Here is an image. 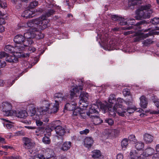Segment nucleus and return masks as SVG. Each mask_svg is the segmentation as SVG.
<instances>
[{
	"label": "nucleus",
	"mask_w": 159,
	"mask_h": 159,
	"mask_svg": "<svg viewBox=\"0 0 159 159\" xmlns=\"http://www.w3.org/2000/svg\"><path fill=\"white\" fill-rule=\"evenodd\" d=\"M45 18L43 17H39L35 19L29 21L26 24H20L18 25L19 29H23L25 30H30L36 31L38 30L37 29L33 27L35 24L37 25L39 29L41 30H43L48 27V20L45 21Z\"/></svg>",
	"instance_id": "1"
},
{
	"label": "nucleus",
	"mask_w": 159,
	"mask_h": 159,
	"mask_svg": "<svg viewBox=\"0 0 159 159\" xmlns=\"http://www.w3.org/2000/svg\"><path fill=\"white\" fill-rule=\"evenodd\" d=\"M153 11L151 5L149 4L139 7L136 11V20L148 19L150 17Z\"/></svg>",
	"instance_id": "2"
},
{
	"label": "nucleus",
	"mask_w": 159,
	"mask_h": 159,
	"mask_svg": "<svg viewBox=\"0 0 159 159\" xmlns=\"http://www.w3.org/2000/svg\"><path fill=\"white\" fill-rule=\"evenodd\" d=\"M14 41L16 44V45H19V48L20 51L24 49V46H28L29 45L32 44L34 43L32 39H30L28 40H25V37L21 34H18L14 38Z\"/></svg>",
	"instance_id": "3"
},
{
	"label": "nucleus",
	"mask_w": 159,
	"mask_h": 159,
	"mask_svg": "<svg viewBox=\"0 0 159 159\" xmlns=\"http://www.w3.org/2000/svg\"><path fill=\"white\" fill-rule=\"evenodd\" d=\"M61 123L59 120L53 121L51 124L52 127L54 128L56 134V136L61 142L64 140L63 136L66 133V129L65 128L59 125Z\"/></svg>",
	"instance_id": "4"
},
{
	"label": "nucleus",
	"mask_w": 159,
	"mask_h": 159,
	"mask_svg": "<svg viewBox=\"0 0 159 159\" xmlns=\"http://www.w3.org/2000/svg\"><path fill=\"white\" fill-rule=\"evenodd\" d=\"M12 108L11 104L7 102H3L0 106L1 110L5 113L4 115L7 116L13 115V112L11 110Z\"/></svg>",
	"instance_id": "5"
},
{
	"label": "nucleus",
	"mask_w": 159,
	"mask_h": 159,
	"mask_svg": "<svg viewBox=\"0 0 159 159\" xmlns=\"http://www.w3.org/2000/svg\"><path fill=\"white\" fill-rule=\"evenodd\" d=\"M42 106L37 108L38 112L40 114V116L44 115L47 112L49 113V103L46 101L42 102Z\"/></svg>",
	"instance_id": "6"
},
{
	"label": "nucleus",
	"mask_w": 159,
	"mask_h": 159,
	"mask_svg": "<svg viewBox=\"0 0 159 159\" xmlns=\"http://www.w3.org/2000/svg\"><path fill=\"white\" fill-rule=\"evenodd\" d=\"M152 35L151 33H148L146 34H144L140 31L136 32L134 33V36L135 37L134 39V42L139 41L140 40L148 37L149 35Z\"/></svg>",
	"instance_id": "7"
},
{
	"label": "nucleus",
	"mask_w": 159,
	"mask_h": 159,
	"mask_svg": "<svg viewBox=\"0 0 159 159\" xmlns=\"http://www.w3.org/2000/svg\"><path fill=\"white\" fill-rule=\"evenodd\" d=\"M79 82H80L81 83V84H79V86L77 85H75V86H73L72 87V88L70 90V95L73 97L74 96L76 93L78 92L80 90H83V87L82 86L83 85L84 81L83 79H80L78 81Z\"/></svg>",
	"instance_id": "8"
},
{
	"label": "nucleus",
	"mask_w": 159,
	"mask_h": 159,
	"mask_svg": "<svg viewBox=\"0 0 159 159\" xmlns=\"http://www.w3.org/2000/svg\"><path fill=\"white\" fill-rule=\"evenodd\" d=\"M43 155L45 157V159H55L56 156L53 150L50 148H47L43 151Z\"/></svg>",
	"instance_id": "9"
},
{
	"label": "nucleus",
	"mask_w": 159,
	"mask_h": 159,
	"mask_svg": "<svg viewBox=\"0 0 159 159\" xmlns=\"http://www.w3.org/2000/svg\"><path fill=\"white\" fill-rule=\"evenodd\" d=\"M19 45H15L14 47L10 45H8L5 46L4 50L5 51L10 53H20L21 51L20 50V48H19Z\"/></svg>",
	"instance_id": "10"
},
{
	"label": "nucleus",
	"mask_w": 159,
	"mask_h": 159,
	"mask_svg": "<svg viewBox=\"0 0 159 159\" xmlns=\"http://www.w3.org/2000/svg\"><path fill=\"white\" fill-rule=\"evenodd\" d=\"M23 146L26 149H32L34 147L35 144L32 142L30 139L24 138L23 139Z\"/></svg>",
	"instance_id": "11"
},
{
	"label": "nucleus",
	"mask_w": 159,
	"mask_h": 159,
	"mask_svg": "<svg viewBox=\"0 0 159 159\" xmlns=\"http://www.w3.org/2000/svg\"><path fill=\"white\" fill-rule=\"evenodd\" d=\"M110 106L107 105V107H102V105L101 108H103L104 110H106V108H108V112L109 113V115L111 116L115 117L116 115V107L118 106L117 104L115 105L113 108L111 107L112 106V105L110 104Z\"/></svg>",
	"instance_id": "12"
},
{
	"label": "nucleus",
	"mask_w": 159,
	"mask_h": 159,
	"mask_svg": "<svg viewBox=\"0 0 159 159\" xmlns=\"http://www.w3.org/2000/svg\"><path fill=\"white\" fill-rule=\"evenodd\" d=\"M107 41H109L108 43H107L106 41L104 44L105 49L109 51L115 49L116 45L115 42L111 39L107 40Z\"/></svg>",
	"instance_id": "13"
},
{
	"label": "nucleus",
	"mask_w": 159,
	"mask_h": 159,
	"mask_svg": "<svg viewBox=\"0 0 159 159\" xmlns=\"http://www.w3.org/2000/svg\"><path fill=\"white\" fill-rule=\"evenodd\" d=\"M59 104L57 103H49V113H53L57 112L59 110Z\"/></svg>",
	"instance_id": "14"
},
{
	"label": "nucleus",
	"mask_w": 159,
	"mask_h": 159,
	"mask_svg": "<svg viewBox=\"0 0 159 159\" xmlns=\"http://www.w3.org/2000/svg\"><path fill=\"white\" fill-rule=\"evenodd\" d=\"M143 138L145 143L146 144H148L152 143L154 137L149 134L146 133L143 134Z\"/></svg>",
	"instance_id": "15"
},
{
	"label": "nucleus",
	"mask_w": 159,
	"mask_h": 159,
	"mask_svg": "<svg viewBox=\"0 0 159 159\" xmlns=\"http://www.w3.org/2000/svg\"><path fill=\"white\" fill-rule=\"evenodd\" d=\"M71 142L66 141L63 143L60 148V150L64 152H66L69 150L71 147Z\"/></svg>",
	"instance_id": "16"
},
{
	"label": "nucleus",
	"mask_w": 159,
	"mask_h": 159,
	"mask_svg": "<svg viewBox=\"0 0 159 159\" xmlns=\"http://www.w3.org/2000/svg\"><path fill=\"white\" fill-rule=\"evenodd\" d=\"M155 152V150L151 147L146 148L142 153L143 157H148L151 156Z\"/></svg>",
	"instance_id": "17"
},
{
	"label": "nucleus",
	"mask_w": 159,
	"mask_h": 159,
	"mask_svg": "<svg viewBox=\"0 0 159 159\" xmlns=\"http://www.w3.org/2000/svg\"><path fill=\"white\" fill-rule=\"evenodd\" d=\"M116 113L120 116H125V113L127 111L126 109L122 107L121 105H118L116 107Z\"/></svg>",
	"instance_id": "18"
},
{
	"label": "nucleus",
	"mask_w": 159,
	"mask_h": 159,
	"mask_svg": "<svg viewBox=\"0 0 159 159\" xmlns=\"http://www.w3.org/2000/svg\"><path fill=\"white\" fill-rule=\"evenodd\" d=\"M64 95L62 93H56L54 95V99L56 103L58 104L63 99Z\"/></svg>",
	"instance_id": "19"
},
{
	"label": "nucleus",
	"mask_w": 159,
	"mask_h": 159,
	"mask_svg": "<svg viewBox=\"0 0 159 159\" xmlns=\"http://www.w3.org/2000/svg\"><path fill=\"white\" fill-rule=\"evenodd\" d=\"M29 31H28L26 33H25L24 34V37L25 39V40H28L30 39H31V38H34L35 37V31L29 30Z\"/></svg>",
	"instance_id": "20"
},
{
	"label": "nucleus",
	"mask_w": 159,
	"mask_h": 159,
	"mask_svg": "<svg viewBox=\"0 0 159 159\" xmlns=\"http://www.w3.org/2000/svg\"><path fill=\"white\" fill-rule=\"evenodd\" d=\"M111 18L113 20L120 21V25H125L126 24V23L125 21V19L121 17L118 16L116 15H113L112 16Z\"/></svg>",
	"instance_id": "21"
},
{
	"label": "nucleus",
	"mask_w": 159,
	"mask_h": 159,
	"mask_svg": "<svg viewBox=\"0 0 159 159\" xmlns=\"http://www.w3.org/2000/svg\"><path fill=\"white\" fill-rule=\"evenodd\" d=\"M84 145L88 148H90L93 143V141L91 137L86 138L84 140Z\"/></svg>",
	"instance_id": "22"
},
{
	"label": "nucleus",
	"mask_w": 159,
	"mask_h": 159,
	"mask_svg": "<svg viewBox=\"0 0 159 159\" xmlns=\"http://www.w3.org/2000/svg\"><path fill=\"white\" fill-rule=\"evenodd\" d=\"M15 114L16 116L20 118H25L27 116V113L25 111H15Z\"/></svg>",
	"instance_id": "23"
},
{
	"label": "nucleus",
	"mask_w": 159,
	"mask_h": 159,
	"mask_svg": "<svg viewBox=\"0 0 159 159\" xmlns=\"http://www.w3.org/2000/svg\"><path fill=\"white\" fill-rule=\"evenodd\" d=\"M34 12L29 10L25 11L22 14V16L26 18L32 17L34 16Z\"/></svg>",
	"instance_id": "24"
},
{
	"label": "nucleus",
	"mask_w": 159,
	"mask_h": 159,
	"mask_svg": "<svg viewBox=\"0 0 159 159\" xmlns=\"http://www.w3.org/2000/svg\"><path fill=\"white\" fill-rule=\"evenodd\" d=\"M55 11L53 9H50L49 10L48 12H47L44 15H43L41 16L40 17V18H42V17H44L45 18V21H47V20H48V27L49 25V20L48 19H47V18L50 16L52 15H53L54 14Z\"/></svg>",
	"instance_id": "25"
},
{
	"label": "nucleus",
	"mask_w": 159,
	"mask_h": 159,
	"mask_svg": "<svg viewBox=\"0 0 159 159\" xmlns=\"http://www.w3.org/2000/svg\"><path fill=\"white\" fill-rule=\"evenodd\" d=\"M6 61L10 63L16 62L18 61V58L13 54L10 55H7L6 58Z\"/></svg>",
	"instance_id": "26"
},
{
	"label": "nucleus",
	"mask_w": 159,
	"mask_h": 159,
	"mask_svg": "<svg viewBox=\"0 0 159 159\" xmlns=\"http://www.w3.org/2000/svg\"><path fill=\"white\" fill-rule=\"evenodd\" d=\"M106 133L108 135L116 136L120 133V131L118 129H108L106 130Z\"/></svg>",
	"instance_id": "27"
},
{
	"label": "nucleus",
	"mask_w": 159,
	"mask_h": 159,
	"mask_svg": "<svg viewBox=\"0 0 159 159\" xmlns=\"http://www.w3.org/2000/svg\"><path fill=\"white\" fill-rule=\"evenodd\" d=\"M140 100L141 107L143 108H146L148 105V102L146 97L143 96H142L140 97Z\"/></svg>",
	"instance_id": "28"
},
{
	"label": "nucleus",
	"mask_w": 159,
	"mask_h": 159,
	"mask_svg": "<svg viewBox=\"0 0 159 159\" xmlns=\"http://www.w3.org/2000/svg\"><path fill=\"white\" fill-rule=\"evenodd\" d=\"M89 112H88L86 109H82L80 111L79 117H80L83 119H86L89 117Z\"/></svg>",
	"instance_id": "29"
},
{
	"label": "nucleus",
	"mask_w": 159,
	"mask_h": 159,
	"mask_svg": "<svg viewBox=\"0 0 159 159\" xmlns=\"http://www.w3.org/2000/svg\"><path fill=\"white\" fill-rule=\"evenodd\" d=\"M76 104L75 103H67L65 106V108L69 111H73L75 109Z\"/></svg>",
	"instance_id": "30"
},
{
	"label": "nucleus",
	"mask_w": 159,
	"mask_h": 159,
	"mask_svg": "<svg viewBox=\"0 0 159 159\" xmlns=\"http://www.w3.org/2000/svg\"><path fill=\"white\" fill-rule=\"evenodd\" d=\"M79 108L81 109H86L88 106V102L85 101L84 100H80L79 102Z\"/></svg>",
	"instance_id": "31"
},
{
	"label": "nucleus",
	"mask_w": 159,
	"mask_h": 159,
	"mask_svg": "<svg viewBox=\"0 0 159 159\" xmlns=\"http://www.w3.org/2000/svg\"><path fill=\"white\" fill-rule=\"evenodd\" d=\"M101 155L100 151L98 150H94L92 152V157L94 159L99 158Z\"/></svg>",
	"instance_id": "32"
},
{
	"label": "nucleus",
	"mask_w": 159,
	"mask_h": 159,
	"mask_svg": "<svg viewBox=\"0 0 159 159\" xmlns=\"http://www.w3.org/2000/svg\"><path fill=\"white\" fill-rule=\"evenodd\" d=\"M45 132L44 129L42 127L38 128L35 131V134L37 136H42Z\"/></svg>",
	"instance_id": "33"
},
{
	"label": "nucleus",
	"mask_w": 159,
	"mask_h": 159,
	"mask_svg": "<svg viewBox=\"0 0 159 159\" xmlns=\"http://www.w3.org/2000/svg\"><path fill=\"white\" fill-rule=\"evenodd\" d=\"M91 120L93 122L94 124L97 125H99L103 122L102 120L98 116L94 118Z\"/></svg>",
	"instance_id": "34"
},
{
	"label": "nucleus",
	"mask_w": 159,
	"mask_h": 159,
	"mask_svg": "<svg viewBox=\"0 0 159 159\" xmlns=\"http://www.w3.org/2000/svg\"><path fill=\"white\" fill-rule=\"evenodd\" d=\"M135 147L140 152V150H143L144 147V144L143 143L138 142L135 143Z\"/></svg>",
	"instance_id": "35"
},
{
	"label": "nucleus",
	"mask_w": 159,
	"mask_h": 159,
	"mask_svg": "<svg viewBox=\"0 0 159 159\" xmlns=\"http://www.w3.org/2000/svg\"><path fill=\"white\" fill-rule=\"evenodd\" d=\"M88 94L87 93L82 92L80 94V100H84L87 101L88 99Z\"/></svg>",
	"instance_id": "36"
},
{
	"label": "nucleus",
	"mask_w": 159,
	"mask_h": 159,
	"mask_svg": "<svg viewBox=\"0 0 159 159\" xmlns=\"http://www.w3.org/2000/svg\"><path fill=\"white\" fill-rule=\"evenodd\" d=\"M128 145V140L127 139H124L121 142V146L122 149L125 150Z\"/></svg>",
	"instance_id": "37"
},
{
	"label": "nucleus",
	"mask_w": 159,
	"mask_h": 159,
	"mask_svg": "<svg viewBox=\"0 0 159 159\" xmlns=\"http://www.w3.org/2000/svg\"><path fill=\"white\" fill-rule=\"evenodd\" d=\"M133 102V99L131 96H128L127 100L125 102L127 105H131Z\"/></svg>",
	"instance_id": "38"
},
{
	"label": "nucleus",
	"mask_w": 159,
	"mask_h": 159,
	"mask_svg": "<svg viewBox=\"0 0 159 159\" xmlns=\"http://www.w3.org/2000/svg\"><path fill=\"white\" fill-rule=\"evenodd\" d=\"M98 107V106L95 105H92L89 108V113H92V112H97L98 113V112L96 110V109Z\"/></svg>",
	"instance_id": "39"
},
{
	"label": "nucleus",
	"mask_w": 159,
	"mask_h": 159,
	"mask_svg": "<svg viewBox=\"0 0 159 159\" xmlns=\"http://www.w3.org/2000/svg\"><path fill=\"white\" fill-rule=\"evenodd\" d=\"M37 31H36L35 33V37L36 39H40L43 38L44 37V35L43 34L41 33L37 32Z\"/></svg>",
	"instance_id": "40"
},
{
	"label": "nucleus",
	"mask_w": 159,
	"mask_h": 159,
	"mask_svg": "<svg viewBox=\"0 0 159 159\" xmlns=\"http://www.w3.org/2000/svg\"><path fill=\"white\" fill-rule=\"evenodd\" d=\"M41 116H37V117H36L35 120H36V123L37 126H39L42 125L43 124V122L40 120H39V119H41Z\"/></svg>",
	"instance_id": "41"
},
{
	"label": "nucleus",
	"mask_w": 159,
	"mask_h": 159,
	"mask_svg": "<svg viewBox=\"0 0 159 159\" xmlns=\"http://www.w3.org/2000/svg\"><path fill=\"white\" fill-rule=\"evenodd\" d=\"M29 159H45V157L43 155L38 154L31 157Z\"/></svg>",
	"instance_id": "42"
},
{
	"label": "nucleus",
	"mask_w": 159,
	"mask_h": 159,
	"mask_svg": "<svg viewBox=\"0 0 159 159\" xmlns=\"http://www.w3.org/2000/svg\"><path fill=\"white\" fill-rule=\"evenodd\" d=\"M153 41L150 39H147L143 41V44L146 46H148L152 44Z\"/></svg>",
	"instance_id": "43"
},
{
	"label": "nucleus",
	"mask_w": 159,
	"mask_h": 159,
	"mask_svg": "<svg viewBox=\"0 0 159 159\" xmlns=\"http://www.w3.org/2000/svg\"><path fill=\"white\" fill-rule=\"evenodd\" d=\"M81 110L80 108L79 107L75 109L73 111V115L75 116H79L80 113V111Z\"/></svg>",
	"instance_id": "44"
},
{
	"label": "nucleus",
	"mask_w": 159,
	"mask_h": 159,
	"mask_svg": "<svg viewBox=\"0 0 159 159\" xmlns=\"http://www.w3.org/2000/svg\"><path fill=\"white\" fill-rule=\"evenodd\" d=\"M43 142L45 144H49L51 143V140L47 136H44L42 139Z\"/></svg>",
	"instance_id": "45"
},
{
	"label": "nucleus",
	"mask_w": 159,
	"mask_h": 159,
	"mask_svg": "<svg viewBox=\"0 0 159 159\" xmlns=\"http://www.w3.org/2000/svg\"><path fill=\"white\" fill-rule=\"evenodd\" d=\"M150 22L154 25L158 24L159 23V18L154 17L152 19Z\"/></svg>",
	"instance_id": "46"
},
{
	"label": "nucleus",
	"mask_w": 159,
	"mask_h": 159,
	"mask_svg": "<svg viewBox=\"0 0 159 159\" xmlns=\"http://www.w3.org/2000/svg\"><path fill=\"white\" fill-rule=\"evenodd\" d=\"M115 95L113 94L111 95L109 98L108 101L110 103V104H111L113 103V101H115L116 98L114 97Z\"/></svg>",
	"instance_id": "47"
},
{
	"label": "nucleus",
	"mask_w": 159,
	"mask_h": 159,
	"mask_svg": "<svg viewBox=\"0 0 159 159\" xmlns=\"http://www.w3.org/2000/svg\"><path fill=\"white\" fill-rule=\"evenodd\" d=\"M31 112V114L30 116H33V118L34 119H35L36 117H37V116H38L37 115L38 113H37V114H35L36 112L35 109L34 108L33 109Z\"/></svg>",
	"instance_id": "48"
},
{
	"label": "nucleus",
	"mask_w": 159,
	"mask_h": 159,
	"mask_svg": "<svg viewBox=\"0 0 159 159\" xmlns=\"http://www.w3.org/2000/svg\"><path fill=\"white\" fill-rule=\"evenodd\" d=\"M128 139L130 141H133L134 142H135L137 141L134 135H130L128 137Z\"/></svg>",
	"instance_id": "49"
},
{
	"label": "nucleus",
	"mask_w": 159,
	"mask_h": 159,
	"mask_svg": "<svg viewBox=\"0 0 159 159\" xmlns=\"http://www.w3.org/2000/svg\"><path fill=\"white\" fill-rule=\"evenodd\" d=\"M31 44H30L28 46H27V47H28V51L30 53H32L34 52L36 50V48L34 47L30 46L29 45H31Z\"/></svg>",
	"instance_id": "50"
},
{
	"label": "nucleus",
	"mask_w": 159,
	"mask_h": 159,
	"mask_svg": "<svg viewBox=\"0 0 159 159\" xmlns=\"http://www.w3.org/2000/svg\"><path fill=\"white\" fill-rule=\"evenodd\" d=\"M38 4V2L37 1H34L30 3V7L31 8H34L37 6Z\"/></svg>",
	"instance_id": "51"
},
{
	"label": "nucleus",
	"mask_w": 159,
	"mask_h": 159,
	"mask_svg": "<svg viewBox=\"0 0 159 159\" xmlns=\"http://www.w3.org/2000/svg\"><path fill=\"white\" fill-rule=\"evenodd\" d=\"M125 21L126 23V24L125 25L128 24L129 25H132L134 23L135 20L134 19H130L129 20H128V22Z\"/></svg>",
	"instance_id": "52"
},
{
	"label": "nucleus",
	"mask_w": 159,
	"mask_h": 159,
	"mask_svg": "<svg viewBox=\"0 0 159 159\" xmlns=\"http://www.w3.org/2000/svg\"><path fill=\"white\" fill-rule=\"evenodd\" d=\"M105 122L107 123L109 125H111L114 124L113 120L111 119H107L105 120Z\"/></svg>",
	"instance_id": "53"
},
{
	"label": "nucleus",
	"mask_w": 159,
	"mask_h": 159,
	"mask_svg": "<svg viewBox=\"0 0 159 159\" xmlns=\"http://www.w3.org/2000/svg\"><path fill=\"white\" fill-rule=\"evenodd\" d=\"M124 100L121 98H118L117 99L116 102V104L115 105L117 104V105H121L120 104L122 103Z\"/></svg>",
	"instance_id": "54"
},
{
	"label": "nucleus",
	"mask_w": 159,
	"mask_h": 159,
	"mask_svg": "<svg viewBox=\"0 0 159 159\" xmlns=\"http://www.w3.org/2000/svg\"><path fill=\"white\" fill-rule=\"evenodd\" d=\"M123 93L125 96H129L130 91L128 89H125L124 90Z\"/></svg>",
	"instance_id": "55"
},
{
	"label": "nucleus",
	"mask_w": 159,
	"mask_h": 159,
	"mask_svg": "<svg viewBox=\"0 0 159 159\" xmlns=\"http://www.w3.org/2000/svg\"><path fill=\"white\" fill-rule=\"evenodd\" d=\"M97 113V112H92V113H89V117L91 119V120L93 119L94 118L98 116L97 115H96L95 114V113Z\"/></svg>",
	"instance_id": "56"
},
{
	"label": "nucleus",
	"mask_w": 159,
	"mask_h": 159,
	"mask_svg": "<svg viewBox=\"0 0 159 159\" xmlns=\"http://www.w3.org/2000/svg\"><path fill=\"white\" fill-rule=\"evenodd\" d=\"M97 113V112H92V113H89V117L91 119V120L93 119L94 118L98 116L97 115H96L95 114V113Z\"/></svg>",
	"instance_id": "57"
},
{
	"label": "nucleus",
	"mask_w": 159,
	"mask_h": 159,
	"mask_svg": "<svg viewBox=\"0 0 159 159\" xmlns=\"http://www.w3.org/2000/svg\"><path fill=\"white\" fill-rule=\"evenodd\" d=\"M140 1V0H129V2L130 3H131V4L132 5H136L138 1Z\"/></svg>",
	"instance_id": "58"
},
{
	"label": "nucleus",
	"mask_w": 159,
	"mask_h": 159,
	"mask_svg": "<svg viewBox=\"0 0 159 159\" xmlns=\"http://www.w3.org/2000/svg\"><path fill=\"white\" fill-rule=\"evenodd\" d=\"M7 54L4 52H0V58L7 57Z\"/></svg>",
	"instance_id": "59"
},
{
	"label": "nucleus",
	"mask_w": 159,
	"mask_h": 159,
	"mask_svg": "<svg viewBox=\"0 0 159 159\" xmlns=\"http://www.w3.org/2000/svg\"><path fill=\"white\" fill-rule=\"evenodd\" d=\"M89 130L87 129H85L84 130L80 131L81 134H86L89 132Z\"/></svg>",
	"instance_id": "60"
},
{
	"label": "nucleus",
	"mask_w": 159,
	"mask_h": 159,
	"mask_svg": "<svg viewBox=\"0 0 159 159\" xmlns=\"http://www.w3.org/2000/svg\"><path fill=\"white\" fill-rule=\"evenodd\" d=\"M41 119H42V120L45 122H48L49 121V119L48 118L45 117V116L43 115L42 116H41Z\"/></svg>",
	"instance_id": "61"
},
{
	"label": "nucleus",
	"mask_w": 159,
	"mask_h": 159,
	"mask_svg": "<svg viewBox=\"0 0 159 159\" xmlns=\"http://www.w3.org/2000/svg\"><path fill=\"white\" fill-rule=\"evenodd\" d=\"M152 159H159V153H157L154 154Z\"/></svg>",
	"instance_id": "62"
},
{
	"label": "nucleus",
	"mask_w": 159,
	"mask_h": 159,
	"mask_svg": "<svg viewBox=\"0 0 159 159\" xmlns=\"http://www.w3.org/2000/svg\"><path fill=\"white\" fill-rule=\"evenodd\" d=\"M123 157L121 153L118 154L116 156V159H123Z\"/></svg>",
	"instance_id": "63"
},
{
	"label": "nucleus",
	"mask_w": 159,
	"mask_h": 159,
	"mask_svg": "<svg viewBox=\"0 0 159 159\" xmlns=\"http://www.w3.org/2000/svg\"><path fill=\"white\" fill-rule=\"evenodd\" d=\"M1 147L4 149H7L8 148L10 149H12L13 148V147H11L7 145H2L1 146Z\"/></svg>",
	"instance_id": "64"
}]
</instances>
